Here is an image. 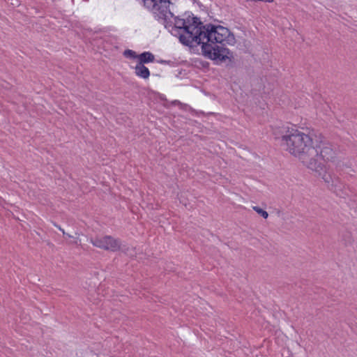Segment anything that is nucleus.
<instances>
[{"label": "nucleus", "mask_w": 357, "mask_h": 357, "mask_svg": "<svg viewBox=\"0 0 357 357\" xmlns=\"http://www.w3.org/2000/svg\"><path fill=\"white\" fill-rule=\"evenodd\" d=\"M144 6L153 13L179 42L188 47L201 45L204 56L215 61H225L229 58L227 45L235 43L234 36L221 25L203 24L198 17L180 18L172 11L171 0H142Z\"/></svg>", "instance_id": "f257e3e1"}, {"label": "nucleus", "mask_w": 357, "mask_h": 357, "mask_svg": "<svg viewBox=\"0 0 357 357\" xmlns=\"http://www.w3.org/2000/svg\"><path fill=\"white\" fill-rule=\"evenodd\" d=\"M282 145L308 169L321 176L328 188L337 196L347 195L343 192L344 184L337 177L328 172L321 162L333 161L335 158V153L330 143L323 140L321 137L312 139L310 135L298 129L288 128L286 134L282 137Z\"/></svg>", "instance_id": "f03ea898"}, {"label": "nucleus", "mask_w": 357, "mask_h": 357, "mask_svg": "<svg viewBox=\"0 0 357 357\" xmlns=\"http://www.w3.org/2000/svg\"><path fill=\"white\" fill-rule=\"evenodd\" d=\"M90 242L97 248L112 252L116 251L120 248L119 241L110 236L91 238Z\"/></svg>", "instance_id": "7ed1b4c3"}, {"label": "nucleus", "mask_w": 357, "mask_h": 357, "mask_svg": "<svg viewBox=\"0 0 357 357\" xmlns=\"http://www.w3.org/2000/svg\"><path fill=\"white\" fill-rule=\"evenodd\" d=\"M135 73L137 76L143 78L147 79L150 76V72L147 67L144 65L137 63L135 68Z\"/></svg>", "instance_id": "20e7f679"}, {"label": "nucleus", "mask_w": 357, "mask_h": 357, "mask_svg": "<svg viewBox=\"0 0 357 357\" xmlns=\"http://www.w3.org/2000/svg\"><path fill=\"white\" fill-rule=\"evenodd\" d=\"M138 59L139 63L144 65V63L153 62L155 60V56L150 52H144L138 56Z\"/></svg>", "instance_id": "39448f33"}, {"label": "nucleus", "mask_w": 357, "mask_h": 357, "mask_svg": "<svg viewBox=\"0 0 357 357\" xmlns=\"http://www.w3.org/2000/svg\"><path fill=\"white\" fill-rule=\"evenodd\" d=\"M253 209L264 218L266 219L268 218V214L264 209L259 208V206H254Z\"/></svg>", "instance_id": "423d86ee"}, {"label": "nucleus", "mask_w": 357, "mask_h": 357, "mask_svg": "<svg viewBox=\"0 0 357 357\" xmlns=\"http://www.w3.org/2000/svg\"><path fill=\"white\" fill-rule=\"evenodd\" d=\"M123 54L125 56L130 57L131 59H135L136 57H138V56H137L135 52H134L133 50H125Z\"/></svg>", "instance_id": "0eeeda50"}, {"label": "nucleus", "mask_w": 357, "mask_h": 357, "mask_svg": "<svg viewBox=\"0 0 357 357\" xmlns=\"http://www.w3.org/2000/svg\"><path fill=\"white\" fill-rule=\"evenodd\" d=\"M347 237H348V239H342V241H344V243L347 245V244H349L351 243V239H350V234H347Z\"/></svg>", "instance_id": "6e6552de"}, {"label": "nucleus", "mask_w": 357, "mask_h": 357, "mask_svg": "<svg viewBox=\"0 0 357 357\" xmlns=\"http://www.w3.org/2000/svg\"><path fill=\"white\" fill-rule=\"evenodd\" d=\"M259 1H264V2L271 3V2L273 1V0H259Z\"/></svg>", "instance_id": "1a4fd4ad"}, {"label": "nucleus", "mask_w": 357, "mask_h": 357, "mask_svg": "<svg viewBox=\"0 0 357 357\" xmlns=\"http://www.w3.org/2000/svg\"><path fill=\"white\" fill-rule=\"evenodd\" d=\"M59 230H60L61 231H62V232H63V235H65V234H66V233H65V231H64V230H63V229H62L61 227H59Z\"/></svg>", "instance_id": "9d476101"}, {"label": "nucleus", "mask_w": 357, "mask_h": 357, "mask_svg": "<svg viewBox=\"0 0 357 357\" xmlns=\"http://www.w3.org/2000/svg\"><path fill=\"white\" fill-rule=\"evenodd\" d=\"M174 102L175 104H176V103L180 104V102H179V101H178V100H175Z\"/></svg>", "instance_id": "9b49d317"}, {"label": "nucleus", "mask_w": 357, "mask_h": 357, "mask_svg": "<svg viewBox=\"0 0 357 357\" xmlns=\"http://www.w3.org/2000/svg\"><path fill=\"white\" fill-rule=\"evenodd\" d=\"M65 235H66L67 237H71V236L70 234H66Z\"/></svg>", "instance_id": "f8f14e48"}]
</instances>
